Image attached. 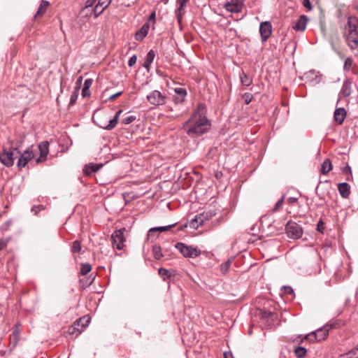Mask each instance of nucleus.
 Here are the masks:
<instances>
[{"mask_svg":"<svg viewBox=\"0 0 358 358\" xmlns=\"http://www.w3.org/2000/svg\"><path fill=\"white\" fill-rule=\"evenodd\" d=\"M81 250V243L80 241H75L71 248L72 252H80Z\"/></svg>","mask_w":358,"mask_h":358,"instance_id":"35","label":"nucleus"},{"mask_svg":"<svg viewBox=\"0 0 358 358\" xmlns=\"http://www.w3.org/2000/svg\"><path fill=\"white\" fill-rule=\"evenodd\" d=\"M330 43H331V45L332 48L334 49V45L333 41H331Z\"/></svg>","mask_w":358,"mask_h":358,"instance_id":"63","label":"nucleus"},{"mask_svg":"<svg viewBox=\"0 0 358 358\" xmlns=\"http://www.w3.org/2000/svg\"><path fill=\"white\" fill-rule=\"evenodd\" d=\"M9 241V239L8 238H1L0 239V251L4 249Z\"/></svg>","mask_w":358,"mask_h":358,"instance_id":"46","label":"nucleus"},{"mask_svg":"<svg viewBox=\"0 0 358 358\" xmlns=\"http://www.w3.org/2000/svg\"><path fill=\"white\" fill-rule=\"evenodd\" d=\"M155 52L152 50H150L146 55L145 61L143 64V66L148 70H150L151 64L155 59Z\"/></svg>","mask_w":358,"mask_h":358,"instance_id":"23","label":"nucleus"},{"mask_svg":"<svg viewBox=\"0 0 358 358\" xmlns=\"http://www.w3.org/2000/svg\"><path fill=\"white\" fill-rule=\"evenodd\" d=\"M351 86L352 82L349 79L345 80L341 87L340 94L344 97L349 96L351 94Z\"/></svg>","mask_w":358,"mask_h":358,"instance_id":"19","label":"nucleus"},{"mask_svg":"<svg viewBox=\"0 0 358 358\" xmlns=\"http://www.w3.org/2000/svg\"><path fill=\"white\" fill-rule=\"evenodd\" d=\"M324 229V222L322 220H320L317 224V230L321 233H323Z\"/></svg>","mask_w":358,"mask_h":358,"instance_id":"52","label":"nucleus"},{"mask_svg":"<svg viewBox=\"0 0 358 358\" xmlns=\"http://www.w3.org/2000/svg\"><path fill=\"white\" fill-rule=\"evenodd\" d=\"M328 331V329H322L321 331L323 332V336H319L318 334L315 333V331H313L308 334L306 336V338L310 342H314L315 341H322L327 337Z\"/></svg>","mask_w":358,"mask_h":358,"instance_id":"15","label":"nucleus"},{"mask_svg":"<svg viewBox=\"0 0 358 358\" xmlns=\"http://www.w3.org/2000/svg\"><path fill=\"white\" fill-rule=\"evenodd\" d=\"M175 226V224H171V225H168V226H165V227H154V228H152L149 230L148 231V235L149 236H152L153 233L155 232H164V231H169V229H171L172 227H173Z\"/></svg>","mask_w":358,"mask_h":358,"instance_id":"25","label":"nucleus"},{"mask_svg":"<svg viewBox=\"0 0 358 358\" xmlns=\"http://www.w3.org/2000/svg\"><path fill=\"white\" fill-rule=\"evenodd\" d=\"M189 1V0H177V3L179 5V6L176 10V15L179 23L181 21V17L183 13L184 8Z\"/></svg>","mask_w":358,"mask_h":358,"instance_id":"20","label":"nucleus"},{"mask_svg":"<svg viewBox=\"0 0 358 358\" xmlns=\"http://www.w3.org/2000/svg\"><path fill=\"white\" fill-rule=\"evenodd\" d=\"M288 237L292 238H299L302 236L303 231L300 225L294 222L289 221L285 227Z\"/></svg>","mask_w":358,"mask_h":358,"instance_id":"7","label":"nucleus"},{"mask_svg":"<svg viewBox=\"0 0 358 358\" xmlns=\"http://www.w3.org/2000/svg\"><path fill=\"white\" fill-rule=\"evenodd\" d=\"M136 60H137V57L136 55H133L132 57H131L128 61V65L129 66H134L136 62Z\"/></svg>","mask_w":358,"mask_h":358,"instance_id":"50","label":"nucleus"},{"mask_svg":"<svg viewBox=\"0 0 358 358\" xmlns=\"http://www.w3.org/2000/svg\"><path fill=\"white\" fill-rule=\"evenodd\" d=\"M94 277H93V278L90 280V281L89 282L88 285H91V284L92 283V282L94 281Z\"/></svg>","mask_w":358,"mask_h":358,"instance_id":"62","label":"nucleus"},{"mask_svg":"<svg viewBox=\"0 0 358 358\" xmlns=\"http://www.w3.org/2000/svg\"><path fill=\"white\" fill-rule=\"evenodd\" d=\"M297 201H298V199L295 198V197H289L287 199V202L289 204H293V203H296Z\"/></svg>","mask_w":358,"mask_h":358,"instance_id":"55","label":"nucleus"},{"mask_svg":"<svg viewBox=\"0 0 358 358\" xmlns=\"http://www.w3.org/2000/svg\"><path fill=\"white\" fill-rule=\"evenodd\" d=\"M155 20H156V12H155V10H154L150 15L148 22V23L152 22V24H154L155 22Z\"/></svg>","mask_w":358,"mask_h":358,"instance_id":"49","label":"nucleus"},{"mask_svg":"<svg viewBox=\"0 0 358 358\" xmlns=\"http://www.w3.org/2000/svg\"><path fill=\"white\" fill-rule=\"evenodd\" d=\"M159 275L165 279L166 277L169 276V271L164 268H161L158 271Z\"/></svg>","mask_w":358,"mask_h":358,"instance_id":"44","label":"nucleus"},{"mask_svg":"<svg viewBox=\"0 0 358 358\" xmlns=\"http://www.w3.org/2000/svg\"><path fill=\"white\" fill-rule=\"evenodd\" d=\"M49 142L46 141L38 144V148L40 152V156L36 159V164H39L46 160L47 156L49 153Z\"/></svg>","mask_w":358,"mask_h":358,"instance_id":"10","label":"nucleus"},{"mask_svg":"<svg viewBox=\"0 0 358 358\" xmlns=\"http://www.w3.org/2000/svg\"><path fill=\"white\" fill-rule=\"evenodd\" d=\"M341 171L346 175V180H349L352 178L351 168L348 165L342 168Z\"/></svg>","mask_w":358,"mask_h":358,"instance_id":"37","label":"nucleus"},{"mask_svg":"<svg viewBox=\"0 0 358 358\" xmlns=\"http://www.w3.org/2000/svg\"><path fill=\"white\" fill-rule=\"evenodd\" d=\"M199 216L201 217V220H202V222L203 224H204L206 221H208V220L207 219V217H206V215L204 214L203 213H200L199 214Z\"/></svg>","mask_w":358,"mask_h":358,"instance_id":"56","label":"nucleus"},{"mask_svg":"<svg viewBox=\"0 0 358 358\" xmlns=\"http://www.w3.org/2000/svg\"><path fill=\"white\" fill-rule=\"evenodd\" d=\"M337 358H358V345L347 352L339 355Z\"/></svg>","mask_w":358,"mask_h":358,"instance_id":"22","label":"nucleus"},{"mask_svg":"<svg viewBox=\"0 0 358 358\" xmlns=\"http://www.w3.org/2000/svg\"><path fill=\"white\" fill-rule=\"evenodd\" d=\"M315 72L314 71H309V72L306 74V76H312V75L313 76V75H315Z\"/></svg>","mask_w":358,"mask_h":358,"instance_id":"61","label":"nucleus"},{"mask_svg":"<svg viewBox=\"0 0 358 358\" xmlns=\"http://www.w3.org/2000/svg\"><path fill=\"white\" fill-rule=\"evenodd\" d=\"M150 29V24L148 22L145 23L141 28L136 33L135 39L136 41L143 40L148 34Z\"/></svg>","mask_w":358,"mask_h":358,"instance_id":"17","label":"nucleus"},{"mask_svg":"<svg viewBox=\"0 0 358 358\" xmlns=\"http://www.w3.org/2000/svg\"><path fill=\"white\" fill-rule=\"evenodd\" d=\"M122 92H117L116 94H114L113 95H111L109 98L110 100L113 101L115 99H116L117 96H119L120 95L122 94Z\"/></svg>","mask_w":358,"mask_h":358,"instance_id":"57","label":"nucleus"},{"mask_svg":"<svg viewBox=\"0 0 358 358\" xmlns=\"http://www.w3.org/2000/svg\"><path fill=\"white\" fill-rule=\"evenodd\" d=\"M334 119L336 120V110L334 112Z\"/></svg>","mask_w":358,"mask_h":358,"instance_id":"64","label":"nucleus"},{"mask_svg":"<svg viewBox=\"0 0 358 358\" xmlns=\"http://www.w3.org/2000/svg\"><path fill=\"white\" fill-rule=\"evenodd\" d=\"M204 109L205 106L199 104L191 117L183 124L182 129L192 138L198 137L210 129V122L204 113Z\"/></svg>","mask_w":358,"mask_h":358,"instance_id":"1","label":"nucleus"},{"mask_svg":"<svg viewBox=\"0 0 358 358\" xmlns=\"http://www.w3.org/2000/svg\"><path fill=\"white\" fill-rule=\"evenodd\" d=\"M49 5V3L48 1H43L38 10H37V13L35 15V17H36L37 16H40V15H42L43 14H44L45 12H46V10L48 8V6Z\"/></svg>","mask_w":358,"mask_h":358,"instance_id":"31","label":"nucleus"},{"mask_svg":"<svg viewBox=\"0 0 358 358\" xmlns=\"http://www.w3.org/2000/svg\"><path fill=\"white\" fill-rule=\"evenodd\" d=\"M81 319H85L84 320H83L82 322H80V324L81 323V325L83 326V324H85V327L88 325V323L90 322V319L89 318H85V317H82Z\"/></svg>","mask_w":358,"mask_h":358,"instance_id":"58","label":"nucleus"},{"mask_svg":"<svg viewBox=\"0 0 358 358\" xmlns=\"http://www.w3.org/2000/svg\"><path fill=\"white\" fill-rule=\"evenodd\" d=\"M203 224L202 220L199 215H196L194 219L189 222V227L192 229H196L199 226Z\"/></svg>","mask_w":358,"mask_h":358,"instance_id":"28","label":"nucleus"},{"mask_svg":"<svg viewBox=\"0 0 358 358\" xmlns=\"http://www.w3.org/2000/svg\"><path fill=\"white\" fill-rule=\"evenodd\" d=\"M166 96L159 90H153L147 95L148 101L153 106H162L166 103Z\"/></svg>","mask_w":358,"mask_h":358,"instance_id":"5","label":"nucleus"},{"mask_svg":"<svg viewBox=\"0 0 358 358\" xmlns=\"http://www.w3.org/2000/svg\"><path fill=\"white\" fill-rule=\"evenodd\" d=\"M77 98H78V90H75L73 92V94H71V99H70V104L73 105L76 103Z\"/></svg>","mask_w":358,"mask_h":358,"instance_id":"45","label":"nucleus"},{"mask_svg":"<svg viewBox=\"0 0 358 358\" xmlns=\"http://www.w3.org/2000/svg\"><path fill=\"white\" fill-rule=\"evenodd\" d=\"M20 155L17 165L19 168H22L24 167L34 156L32 151V146Z\"/></svg>","mask_w":358,"mask_h":358,"instance_id":"9","label":"nucleus"},{"mask_svg":"<svg viewBox=\"0 0 358 358\" xmlns=\"http://www.w3.org/2000/svg\"><path fill=\"white\" fill-rule=\"evenodd\" d=\"M152 252L156 259H160L163 257L162 249L159 245H154L152 248Z\"/></svg>","mask_w":358,"mask_h":358,"instance_id":"32","label":"nucleus"},{"mask_svg":"<svg viewBox=\"0 0 358 358\" xmlns=\"http://www.w3.org/2000/svg\"><path fill=\"white\" fill-rule=\"evenodd\" d=\"M19 335H20V331L17 329V325L15 331L13 333L12 339H13L15 342H17L19 338Z\"/></svg>","mask_w":358,"mask_h":358,"instance_id":"47","label":"nucleus"},{"mask_svg":"<svg viewBox=\"0 0 358 358\" xmlns=\"http://www.w3.org/2000/svg\"><path fill=\"white\" fill-rule=\"evenodd\" d=\"M96 1V0H87L86 2L85 8L84 10H89L90 8L92 7L94 3Z\"/></svg>","mask_w":358,"mask_h":358,"instance_id":"51","label":"nucleus"},{"mask_svg":"<svg viewBox=\"0 0 358 358\" xmlns=\"http://www.w3.org/2000/svg\"><path fill=\"white\" fill-rule=\"evenodd\" d=\"M284 198H285V196H282L281 197L280 199H279L277 203L275 204L273 208V212H276L278 211L282 206L283 204V202H284Z\"/></svg>","mask_w":358,"mask_h":358,"instance_id":"39","label":"nucleus"},{"mask_svg":"<svg viewBox=\"0 0 358 358\" xmlns=\"http://www.w3.org/2000/svg\"><path fill=\"white\" fill-rule=\"evenodd\" d=\"M337 189L341 194V196L344 198L347 199L349 197L350 192H351V188L350 185L347 182H341L337 184Z\"/></svg>","mask_w":358,"mask_h":358,"instance_id":"14","label":"nucleus"},{"mask_svg":"<svg viewBox=\"0 0 358 358\" xmlns=\"http://www.w3.org/2000/svg\"><path fill=\"white\" fill-rule=\"evenodd\" d=\"M136 120V116L129 115L122 119V122L124 124H129Z\"/></svg>","mask_w":358,"mask_h":358,"instance_id":"40","label":"nucleus"},{"mask_svg":"<svg viewBox=\"0 0 358 358\" xmlns=\"http://www.w3.org/2000/svg\"><path fill=\"white\" fill-rule=\"evenodd\" d=\"M240 78H241L242 85H243L244 86L248 87L252 83V78H250L248 76H247L244 72H243L241 74Z\"/></svg>","mask_w":358,"mask_h":358,"instance_id":"29","label":"nucleus"},{"mask_svg":"<svg viewBox=\"0 0 358 358\" xmlns=\"http://www.w3.org/2000/svg\"><path fill=\"white\" fill-rule=\"evenodd\" d=\"M92 270V266L90 264L85 263V264H81L80 266V274L85 275L87 273H89Z\"/></svg>","mask_w":358,"mask_h":358,"instance_id":"33","label":"nucleus"},{"mask_svg":"<svg viewBox=\"0 0 358 358\" xmlns=\"http://www.w3.org/2000/svg\"><path fill=\"white\" fill-rule=\"evenodd\" d=\"M20 154L18 146H10L8 149L3 148L0 154V162L6 166H12L14 164L15 158Z\"/></svg>","mask_w":358,"mask_h":358,"instance_id":"3","label":"nucleus"},{"mask_svg":"<svg viewBox=\"0 0 358 358\" xmlns=\"http://www.w3.org/2000/svg\"><path fill=\"white\" fill-rule=\"evenodd\" d=\"M231 266V261L228 260L225 262L224 263L222 264L220 266V271L222 273L225 274L227 273L230 268Z\"/></svg>","mask_w":358,"mask_h":358,"instance_id":"34","label":"nucleus"},{"mask_svg":"<svg viewBox=\"0 0 358 358\" xmlns=\"http://www.w3.org/2000/svg\"><path fill=\"white\" fill-rule=\"evenodd\" d=\"M176 248L185 257L194 258L201 254V251L196 248L187 245L183 243H178Z\"/></svg>","mask_w":358,"mask_h":358,"instance_id":"4","label":"nucleus"},{"mask_svg":"<svg viewBox=\"0 0 358 358\" xmlns=\"http://www.w3.org/2000/svg\"><path fill=\"white\" fill-rule=\"evenodd\" d=\"M99 169V165L97 164H87L85 166L83 172L85 175L90 176L92 173L96 172Z\"/></svg>","mask_w":358,"mask_h":358,"instance_id":"24","label":"nucleus"},{"mask_svg":"<svg viewBox=\"0 0 358 358\" xmlns=\"http://www.w3.org/2000/svg\"><path fill=\"white\" fill-rule=\"evenodd\" d=\"M122 113V110H119L118 111H117L115 115L113 117V118L110 119L111 120V124H113L114 127H116L117 122H118V120H119V117H120V114Z\"/></svg>","mask_w":358,"mask_h":358,"instance_id":"38","label":"nucleus"},{"mask_svg":"<svg viewBox=\"0 0 358 358\" xmlns=\"http://www.w3.org/2000/svg\"><path fill=\"white\" fill-rule=\"evenodd\" d=\"M302 3L307 10L310 11L312 10V5L310 0H303Z\"/></svg>","mask_w":358,"mask_h":358,"instance_id":"48","label":"nucleus"},{"mask_svg":"<svg viewBox=\"0 0 358 358\" xmlns=\"http://www.w3.org/2000/svg\"><path fill=\"white\" fill-rule=\"evenodd\" d=\"M224 358H234V357H233V355H232L231 354H230V353H227V352H225V353L224 354Z\"/></svg>","mask_w":358,"mask_h":358,"instance_id":"60","label":"nucleus"},{"mask_svg":"<svg viewBox=\"0 0 358 358\" xmlns=\"http://www.w3.org/2000/svg\"><path fill=\"white\" fill-rule=\"evenodd\" d=\"M308 21V17L306 15H301L296 22L294 23L292 28L296 31H303L306 29Z\"/></svg>","mask_w":358,"mask_h":358,"instance_id":"13","label":"nucleus"},{"mask_svg":"<svg viewBox=\"0 0 358 358\" xmlns=\"http://www.w3.org/2000/svg\"><path fill=\"white\" fill-rule=\"evenodd\" d=\"M346 116V110L343 108H337V124H341Z\"/></svg>","mask_w":358,"mask_h":358,"instance_id":"27","label":"nucleus"},{"mask_svg":"<svg viewBox=\"0 0 358 358\" xmlns=\"http://www.w3.org/2000/svg\"><path fill=\"white\" fill-rule=\"evenodd\" d=\"M94 122L101 128L106 130H111L114 129L113 124H111L110 119L106 117V115L96 114L93 116Z\"/></svg>","mask_w":358,"mask_h":358,"instance_id":"8","label":"nucleus"},{"mask_svg":"<svg viewBox=\"0 0 358 358\" xmlns=\"http://www.w3.org/2000/svg\"><path fill=\"white\" fill-rule=\"evenodd\" d=\"M354 66L353 59L352 57H347L344 61L343 71L349 72L353 69Z\"/></svg>","mask_w":358,"mask_h":358,"instance_id":"26","label":"nucleus"},{"mask_svg":"<svg viewBox=\"0 0 358 358\" xmlns=\"http://www.w3.org/2000/svg\"><path fill=\"white\" fill-rule=\"evenodd\" d=\"M322 329H327V327H324L323 329H320L315 331L316 334H318L319 336H323V332L321 331Z\"/></svg>","mask_w":358,"mask_h":358,"instance_id":"59","label":"nucleus"},{"mask_svg":"<svg viewBox=\"0 0 358 358\" xmlns=\"http://www.w3.org/2000/svg\"><path fill=\"white\" fill-rule=\"evenodd\" d=\"M124 228L115 231L112 236V243L114 248L122 250L124 247L125 238L124 236Z\"/></svg>","mask_w":358,"mask_h":358,"instance_id":"6","label":"nucleus"},{"mask_svg":"<svg viewBox=\"0 0 358 358\" xmlns=\"http://www.w3.org/2000/svg\"><path fill=\"white\" fill-rule=\"evenodd\" d=\"M306 350L302 347H298L295 349V355L298 358H302L305 356Z\"/></svg>","mask_w":358,"mask_h":358,"instance_id":"36","label":"nucleus"},{"mask_svg":"<svg viewBox=\"0 0 358 358\" xmlns=\"http://www.w3.org/2000/svg\"><path fill=\"white\" fill-rule=\"evenodd\" d=\"M332 169V165L329 159H326L322 164L321 172L326 174Z\"/></svg>","mask_w":358,"mask_h":358,"instance_id":"30","label":"nucleus"},{"mask_svg":"<svg viewBox=\"0 0 358 358\" xmlns=\"http://www.w3.org/2000/svg\"><path fill=\"white\" fill-rule=\"evenodd\" d=\"M243 7V2L241 0H231L224 5V8L227 10L234 13L241 12Z\"/></svg>","mask_w":358,"mask_h":358,"instance_id":"11","label":"nucleus"},{"mask_svg":"<svg viewBox=\"0 0 358 358\" xmlns=\"http://www.w3.org/2000/svg\"><path fill=\"white\" fill-rule=\"evenodd\" d=\"M85 319H79L78 320H77L76 322L73 323V325H71L69 329V333L70 334H76V335H78L80 334L85 329V324H83V327H81V329H79V326H80V322H82L83 320H84Z\"/></svg>","mask_w":358,"mask_h":358,"instance_id":"18","label":"nucleus"},{"mask_svg":"<svg viewBox=\"0 0 358 358\" xmlns=\"http://www.w3.org/2000/svg\"><path fill=\"white\" fill-rule=\"evenodd\" d=\"M92 82H93V80L91 78H88L85 80L83 87L82 90V95L83 97L90 96V88L92 84Z\"/></svg>","mask_w":358,"mask_h":358,"instance_id":"21","label":"nucleus"},{"mask_svg":"<svg viewBox=\"0 0 358 358\" xmlns=\"http://www.w3.org/2000/svg\"><path fill=\"white\" fill-rule=\"evenodd\" d=\"M243 99H244V101H245V104H249L251 101H252V94H250V93H245L243 96Z\"/></svg>","mask_w":358,"mask_h":358,"instance_id":"43","label":"nucleus"},{"mask_svg":"<svg viewBox=\"0 0 358 358\" xmlns=\"http://www.w3.org/2000/svg\"><path fill=\"white\" fill-rule=\"evenodd\" d=\"M110 2L111 0H99L97 3L99 6H100L101 8L105 10L110 3Z\"/></svg>","mask_w":358,"mask_h":358,"instance_id":"41","label":"nucleus"},{"mask_svg":"<svg viewBox=\"0 0 358 358\" xmlns=\"http://www.w3.org/2000/svg\"><path fill=\"white\" fill-rule=\"evenodd\" d=\"M103 10H104V9L101 8L100 6H99V4L97 3L95 6V8L93 10L94 14V17H97L101 13H103Z\"/></svg>","mask_w":358,"mask_h":358,"instance_id":"42","label":"nucleus"},{"mask_svg":"<svg viewBox=\"0 0 358 358\" xmlns=\"http://www.w3.org/2000/svg\"><path fill=\"white\" fill-rule=\"evenodd\" d=\"M175 93L176 94L173 96L174 101L177 103L183 102L187 95L186 90L181 87L176 88Z\"/></svg>","mask_w":358,"mask_h":358,"instance_id":"16","label":"nucleus"},{"mask_svg":"<svg viewBox=\"0 0 358 358\" xmlns=\"http://www.w3.org/2000/svg\"><path fill=\"white\" fill-rule=\"evenodd\" d=\"M259 32L262 41H266L272 33L271 24L268 21L262 22L259 27Z\"/></svg>","mask_w":358,"mask_h":358,"instance_id":"12","label":"nucleus"},{"mask_svg":"<svg viewBox=\"0 0 358 358\" xmlns=\"http://www.w3.org/2000/svg\"><path fill=\"white\" fill-rule=\"evenodd\" d=\"M203 213L206 215L207 219L208 220L215 215V213H213V211L203 212Z\"/></svg>","mask_w":358,"mask_h":358,"instance_id":"54","label":"nucleus"},{"mask_svg":"<svg viewBox=\"0 0 358 358\" xmlns=\"http://www.w3.org/2000/svg\"><path fill=\"white\" fill-rule=\"evenodd\" d=\"M357 27L358 18L355 16H349L348 18V25L344 32V37L351 50H355L358 47Z\"/></svg>","mask_w":358,"mask_h":358,"instance_id":"2","label":"nucleus"},{"mask_svg":"<svg viewBox=\"0 0 358 358\" xmlns=\"http://www.w3.org/2000/svg\"><path fill=\"white\" fill-rule=\"evenodd\" d=\"M283 289L285 294H292L294 293V290L291 287L284 286Z\"/></svg>","mask_w":358,"mask_h":358,"instance_id":"53","label":"nucleus"}]
</instances>
